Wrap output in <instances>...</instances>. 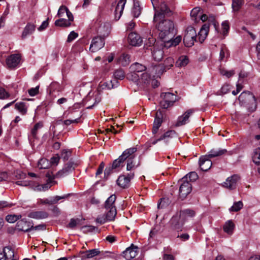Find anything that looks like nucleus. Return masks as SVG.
<instances>
[{"mask_svg":"<svg viewBox=\"0 0 260 260\" xmlns=\"http://www.w3.org/2000/svg\"><path fill=\"white\" fill-rule=\"evenodd\" d=\"M156 29L158 31V37L164 42L173 39L175 32L173 21L168 19L153 20Z\"/></svg>","mask_w":260,"mask_h":260,"instance_id":"nucleus-1","label":"nucleus"},{"mask_svg":"<svg viewBox=\"0 0 260 260\" xmlns=\"http://www.w3.org/2000/svg\"><path fill=\"white\" fill-rule=\"evenodd\" d=\"M154 10L153 20L165 19V17H170L173 15V11L165 2H160L157 6H155L152 2Z\"/></svg>","mask_w":260,"mask_h":260,"instance_id":"nucleus-2","label":"nucleus"},{"mask_svg":"<svg viewBox=\"0 0 260 260\" xmlns=\"http://www.w3.org/2000/svg\"><path fill=\"white\" fill-rule=\"evenodd\" d=\"M195 41H197L196 31L193 27L189 26L186 28L185 32L183 38L184 44L185 46L190 47L193 45Z\"/></svg>","mask_w":260,"mask_h":260,"instance_id":"nucleus-3","label":"nucleus"},{"mask_svg":"<svg viewBox=\"0 0 260 260\" xmlns=\"http://www.w3.org/2000/svg\"><path fill=\"white\" fill-rule=\"evenodd\" d=\"M137 151V148L135 147L126 149L117 159L114 160L111 167L113 169L120 167L128 156L135 153Z\"/></svg>","mask_w":260,"mask_h":260,"instance_id":"nucleus-4","label":"nucleus"},{"mask_svg":"<svg viewBox=\"0 0 260 260\" xmlns=\"http://www.w3.org/2000/svg\"><path fill=\"white\" fill-rule=\"evenodd\" d=\"M180 220V218L178 214L174 215L169 221V231L174 235H176V232L178 233L182 231V226L184 224Z\"/></svg>","mask_w":260,"mask_h":260,"instance_id":"nucleus-5","label":"nucleus"},{"mask_svg":"<svg viewBox=\"0 0 260 260\" xmlns=\"http://www.w3.org/2000/svg\"><path fill=\"white\" fill-rule=\"evenodd\" d=\"M238 99L240 103L249 104L251 103V106L248 107L253 111L256 109V99L253 94L250 91H244L239 96Z\"/></svg>","mask_w":260,"mask_h":260,"instance_id":"nucleus-6","label":"nucleus"},{"mask_svg":"<svg viewBox=\"0 0 260 260\" xmlns=\"http://www.w3.org/2000/svg\"><path fill=\"white\" fill-rule=\"evenodd\" d=\"M174 61L173 58L168 57L164 61L163 64H159L156 66L152 68L153 71L156 72L155 76L156 77L160 76L164 72H166L167 70L170 69L173 67Z\"/></svg>","mask_w":260,"mask_h":260,"instance_id":"nucleus-7","label":"nucleus"},{"mask_svg":"<svg viewBox=\"0 0 260 260\" xmlns=\"http://www.w3.org/2000/svg\"><path fill=\"white\" fill-rule=\"evenodd\" d=\"M162 101L160 102L162 108L167 109L173 105L177 100V96L171 92H163L160 94Z\"/></svg>","mask_w":260,"mask_h":260,"instance_id":"nucleus-8","label":"nucleus"},{"mask_svg":"<svg viewBox=\"0 0 260 260\" xmlns=\"http://www.w3.org/2000/svg\"><path fill=\"white\" fill-rule=\"evenodd\" d=\"M77 166V164L72 161H69L63 167V168L59 170L55 175L56 178H61L69 175L73 171L75 168Z\"/></svg>","mask_w":260,"mask_h":260,"instance_id":"nucleus-9","label":"nucleus"},{"mask_svg":"<svg viewBox=\"0 0 260 260\" xmlns=\"http://www.w3.org/2000/svg\"><path fill=\"white\" fill-rule=\"evenodd\" d=\"M99 254H101V257H108L110 256V252L106 251L101 254L100 251L98 249H93L82 252L81 253L80 257L82 260H84L87 258H93Z\"/></svg>","mask_w":260,"mask_h":260,"instance_id":"nucleus-10","label":"nucleus"},{"mask_svg":"<svg viewBox=\"0 0 260 260\" xmlns=\"http://www.w3.org/2000/svg\"><path fill=\"white\" fill-rule=\"evenodd\" d=\"M181 181L182 182L179 188V198L182 200H183L186 198L187 196L190 193L192 190V186L191 184L188 180L183 181L182 179H181Z\"/></svg>","mask_w":260,"mask_h":260,"instance_id":"nucleus-11","label":"nucleus"},{"mask_svg":"<svg viewBox=\"0 0 260 260\" xmlns=\"http://www.w3.org/2000/svg\"><path fill=\"white\" fill-rule=\"evenodd\" d=\"M240 176L238 174H234L228 177L223 183V186L230 190L236 188L237 182L240 180Z\"/></svg>","mask_w":260,"mask_h":260,"instance_id":"nucleus-12","label":"nucleus"},{"mask_svg":"<svg viewBox=\"0 0 260 260\" xmlns=\"http://www.w3.org/2000/svg\"><path fill=\"white\" fill-rule=\"evenodd\" d=\"M105 45V39L101 36L95 37L93 38L90 45L89 49L92 52H96Z\"/></svg>","mask_w":260,"mask_h":260,"instance_id":"nucleus-13","label":"nucleus"},{"mask_svg":"<svg viewBox=\"0 0 260 260\" xmlns=\"http://www.w3.org/2000/svg\"><path fill=\"white\" fill-rule=\"evenodd\" d=\"M126 160H127L126 170L127 171L134 170L140 165V160L134 153L128 156Z\"/></svg>","mask_w":260,"mask_h":260,"instance_id":"nucleus-14","label":"nucleus"},{"mask_svg":"<svg viewBox=\"0 0 260 260\" xmlns=\"http://www.w3.org/2000/svg\"><path fill=\"white\" fill-rule=\"evenodd\" d=\"M21 56L18 54H13L6 59V64L9 68H15L19 63Z\"/></svg>","mask_w":260,"mask_h":260,"instance_id":"nucleus-15","label":"nucleus"},{"mask_svg":"<svg viewBox=\"0 0 260 260\" xmlns=\"http://www.w3.org/2000/svg\"><path fill=\"white\" fill-rule=\"evenodd\" d=\"M138 247L135 246L134 244L126 249L123 252V257L127 260H131L136 256L138 254Z\"/></svg>","mask_w":260,"mask_h":260,"instance_id":"nucleus-16","label":"nucleus"},{"mask_svg":"<svg viewBox=\"0 0 260 260\" xmlns=\"http://www.w3.org/2000/svg\"><path fill=\"white\" fill-rule=\"evenodd\" d=\"M134 176V173L128 174L127 176L125 175L120 176L117 180V184L122 188H126L128 186L130 180L133 178Z\"/></svg>","mask_w":260,"mask_h":260,"instance_id":"nucleus-17","label":"nucleus"},{"mask_svg":"<svg viewBox=\"0 0 260 260\" xmlns=\"http://www.w3.org/2000/svg\"><path fill=\"white\" fill-rule=\"evenodd\" d=\"M193 112L194 110L193 109L187 110L182 115L178 117L175 125L176 126H180L185 124L188 121L190 116Z\"/></svg>","mask_w":260,"mask_h":260,"instance_id":"nucleus-18","label":"nucleus"},{"mask_svg":"<svg viewBox=\"0 0 260 260\" xmlns=\"http://www.w3.org/2000/svg\"><path fill=\"white\" fill-rule=\"evenodd\" d=\"M163 114L160 111H157L156 112L154 121L152 127V133L155 134L157 133L159 127L162 122Z\"/></svg>","mask_w":260,"mask_h":260,"instance_id":"nucleus-19","label":"nucleus"},{"mask_svg":"<svg viewBox=\"0 0 260 260\" xmlns=\"http://www.w3.org/2000/svg\"><path fill=\"white\" fill-rule=\"evenodd\" d=\"M32 224L31 222L27 221L25 219L19 220L16 224V228L19 231L25 232L30 231Z\"/></svg>","mask_w":260,"mask_h":260,"instance_id":"nucleus-20","label":"nucleus"},{"mask_svg":"<svg viewBox=\"0 0 260 260\" xmlns=\"http://www.w3.org/2000/svg\"><path fill=\"white\" fill-rule=\"evenodd\" d=\"M196 215V212L190 209H186L181 210L178 215L182 222H185L189 218L193 217Z\"/></svg>","mask_w":260,"mask_h":260,"instance_id":"nucleus-21","label":"nucleus"},{"mask_svg":"<svg viewBox=\"0 0 260 260\" xmlns=\"http://www.w3.org/2000/svg\"><path fill=\"white\" fill-rule=\"evenodd\" d=\"M199 165L201 170L203 171H207L212 166V161L208 158V156H202L200 158Z\"/></svg>","mask_w":260,"mask_h":260,"instance_id":"nucleus-22","label":"nucleus"},{"mask_svg":"<svg viewBox=\"0 0 260 260\" xmlns=\"http://www.w3.org/2000/svg\"><path fill=\"white\" fill-rule=\"evenodd\" d=\"M126 2V0H120L117 4L114 11V18L116 20H118L121 17Z\"/></svg>","mask_w":260,"mask_h":260,"instance_id":"nucleus-23","label":"nucleus"},{"mask_svg":"<svg viewBox=\"0 0 260 260\" xmlns=\"http://www.w3.org/2000/svg\"><path fill=\"white\" fill-rule=\"evenodd\" d=\"M128 40L130 44L133 46H140L142 43V39L139 35L134 32L129 34Z\"/></svg>","mask_w":260,"mask_h":260,"instance_id":"nucleus-24","label":"nucleus"},{"mask_svg":"<svg viewBox=\"0 0 260 260\" xmlns=\"http://www.w3.org/2000/svg\"><path fill=\"white\" fill-rule=\"evenodd\" d=\"M209 29V26L207 24H204L201 27L198 36H197V39H198L201 43H202L206 38Z\"/></svg>","mask_w":260,"mask_h":260,"instance_id":"nucleus-25","label":"nucleus"},{"mask_svg":"<svg viewBox=\"0 0 260 260\" xmlns=\"http://www.w3.org/2000/svg\"><path fill=\"white\" fill-rule=\"evenodd\" d=\"M118 81L115 79L105 82H100L99 86V90L111 89L117 86Z\"/></svg>","mask_w":260,"mask_h":260,"instance_id":"nucleus-26","label":"nucleus"},{"mask_svg":"<svg viewBox=\"0 0 260 260\" xmlns=\"http://www.w3.org/2000/svg\"><path fill=\"white\" fill-rule=\"evenodd\" d=\"M57 15L58 17H60V18H64L65 15H66L68 18L70 19V20H74L73 14L67 7L64 6H61L60 7Z\"/></svg>","mask_w":260,"mask_h":260,"instance_id":"nucleus-27","label":"nucleus"},{"mask_svg":"<svg viewBox=\"0 0 260 260\" xmlns=\"http://www.w3.org/2000/svg\"><path fill=\"white\" fill-rule=\"evenodd\" d=\"M28 216L37 219H42L47 218L48 214L44 211H32L29 213Z\"/></svg>","mask_w":260,"mask_h":260,"instance_id":"nucleus-28","label":"nucleus"},{"mask_svg":"<svg viewBox=\"0 0 260 260\" xmlns=\"http://www.w3.org/2000/svg\"><path fill=\"white\" fill-rule=\"evenodd\" d=\"M69 196L70 194H64L62 196H56L54 197H53L50 200H49L48 199L41 200V203L43 204L52 205L56 204L61 199H67L68 197H69Z\"/></svg>","mask_w":260,"mask_h":260,"instance_id":"nucleus-29","label":"nucleus"},{"mask_svg":"<svg viewBox=\"0 0 260 260\" xmlns=\"http://www.w3.org/2000/svg\"><path fill=\"white\" fill-rule=\"evenodd\" d=\"M36 29V26L34 24L28 23L25 27L21 35L23 39H25L27 36L32 34Z\"/></svg>","mask_w":260,"mask_h":260,"instance_id":"nucleus-30","label":"nucleus"},{"mask_svg":"<svg viewBox=\"0 0 260 260\" xmlns=\"http://www.w3.org/2000/svg\"><path fill=\"white\" fill-rule=\"evenodd\" d=\"M151 51L152 57L155 60L159 61L161 60L164 55V51L162 49L154 46Z\"/></svg>","mask_w":260,"mask_h":260,"instance_id":"nucleus-31","label":"nucleus"},{"mask_svg":"<svg viewBox=\"0 0 260 260\" xmlns=\"http://www.w3.org/2000/svg\"><path fill=\"white\" fill-rule=\"evenodd\" d=\"M98 32L100 34V36L105 39L110 32L109 25L108 24H101L99 28Z\"/></svg>","mask_w":260,"mask_h":260,"instance_id":"nucleus-32","label":"nucleus"},{"mask_svg":"<svg viewBox=\"0 0 260 260\" xmlns=\"http://www.w3.org/2000/svg\"><path fill=\"white\" fill-rule=\"evenodd\" d=\"M74 20L66 19L64 18H60L55 21V25L57 26L67 27L71 25Z\"/></svg>","mask_w":260,"mask_h":260,"instance_id":"nucleus-33","label":"nucleus"},{"mask_svg":"<svg viewBox=\"0 0 260 260\" xmlns=\"http://www.w3.org/2000/svg\"><path fill=\"white\" fill-rule=\"evenodd\" d=\"M116 199L115 194H112L110 196L105 203V209H111L112 207L116 208L115 206V202Z\"/></svg>","mask_w":260,"mask_h":260,"instance_id":"nucleus-34","label":"nucleus"},{"mask_svg":"<svg viewBox=\"0 0 260 260\" xmlns=\"http://www.w3.org/2000/svg\"><path fill=\"white\" fill-rule=\"evenodd\" d=\"M181 41V36H178L174 39H171L170 40L165 41L164 42V47L166 48H169L171 46H176Z\"/></svg>","mask_w":260,"mask_h":260,"instance_id":"nucleus-35","label":"nucleus"},{"mask_svg":"<svg viewBox=\"0 0 260 260\" xmlns=\"http://www.w3.org/2000/svg\"><path fill=\"white\" fill-rule=\"evenodd\" d=\"M105 215L109 221H113L114 220L117 214L116 208L112 207L111 209H105Z\"/></svg>","mask_w":260,"mask_h":260,"instance_id":"nucleus-36","label":"nucleus"},{"mask_svg":"<svg viewBox=\"0 0 260 260\" xmlns=\"http://www.w3.org/2000/svg\"><path fill=\"white\" fill-rule=\"evenodd\" d=\"M132 13L134 17L137 18L141 13V8L140 3L138 1H134V5L132 11Z\"/></svg>","mask_w":260,"mask_h":260,"instance_id":"nucleus-37","label":"nucleus"},{"mask_svg":"<svg viewBox=\"0 0 260 260\" xmlns=\"http://www.w3.org/2000/svg\"><path fill=\"white\" fill-rule=\"evenodd\" d=\"M130 69L131 71H134L138 73L145 71L146 67L144 65L136 62L131 66Z\"/></svg>","mask_w":260,"mask_h":260,"instance_id":"nucleus-38","label":"nucleus"},{"mask_svg":"<svg viewBox=\"0 0 260 260\" xmlns=\"http://www.w3.org/2000/svg\"><path fill=\"white\" fill-rule=\"evenodd\" d=\"M188 57L185 55H182L179 57L176 61V66L178 67H184L188 63Z\"/></svg>","mask_w":260,"mask_h":260,"instance_id":"nucleus-39","label":"nucleus"},{"mask_svg":"<svg viewBox=\"0 0 260 260\" xmlns=\"http://www.w3.org/2000/svg\"><path fill=\"white\" fill-rule=\"evenodd\" d=\"M82 220L79 218H71L67 227L71 229H75L78 226L82 225Z\"/></svg>","mask_w":260,"mask_h":260,"instance_id":"nucleus-40","label":"nucleus"},{"mask_svg":"<svg viewBox=\"0 0 260 260\" xmlns=\"http://www.w3.org/2000/svg\"><path fill=\"white\" fill-rule=\"evenodd\" d=\"M15 109H17L22 115H25L26 114L27 107L25 103H17L15 105Z\"/></svg>","mask_w":260,"mask_h":260,"instance_id":"nucleus-41","label":"nucleus"},{"mask_svg":"<svg viewBox=\"0 0 260 260\" xmlns=\"http://www.w3.org/2000/svg\"><path fill=\"white\" fill-rule=\"evenodd\" d=\"M226 152V149H220L218 150H216L214 149H212L209 152L208 155H205L206 156H208V158H212L216 156H220L223 154H224Z\"/></svg>","mask_w":260,"mask_h":260,"instance_id":"nucleus-42","label":"nucleus"},{"mask_svg":"<svg viewBox=\"0 0 260 260\" xmlns=\"http://www.w3.org/2000/svg\"><path fill=\"white\" fill-rule=\"evenodd\" d=\"M235 228V224L232 220H228L223 226L224 231L229 234H232Z\"/></svg>","mask_w":260,"mask_h":260,"instance_id":"nucleus-43","label":"nucleus"},{"mask_svg":"<svg viewBox=\"0 0 260 260\" xmlns=\"http://www.w3.org/2000/svg\"><path fill=\"white\" fill-rule=\"evenodd\" d=\"M119 63L122 66H126L130 62V56L128 54H123L119 58Z\"/></svg>","mask_w":260,"mask_h":260,"instance_id":"nucleus-44","label":"nucleus"},{"mask_svg":"<svg viewBox=\"0 0 260 260\" xmlns=\"http://www.w3.org/2000/svg\"><path fill=\"white\" fill-rule=\"evenodd\" d=\"M230 55L229 50L225 45L222 46L220 51L219 60L223 61L227 58Z\"/></svg>","mask_w":260,"mask_h":260,"instance_id":"nucleus-45","label":"nucleus"},{"mask_svg":"<svg viewBox=\"0 0 260 260\" xmlns=\"http://www.w3.org/2000/svg\"><path fill=\"white\" fill-rule=\"evenodd\" d=\"M50 166L49 161L45 158L40 159L38 164V167L40 169H48Z\"/></svg>","mask_w":260,"mask_h":260,"instance_id":"nucleus-46","label":"nucleus"},{"mask_svg":"<svg viewBox=\"0 0 260 260\" xmlns=\"http://www.w3.org/2000/svg\"><path fill=\"white\" fill-rule=\"evenodd\" d=\"M198 178V175L195 172H191L187 174L182 178V180H188L189 182L195 181Z\"/></svg>","mask_w":260,"mask_h":260,"instance_id":"nucleus-47","label":"nucleus"},{"mask_svg":"<svg viewBox=\"0 0 260 260\" xmlns=\"http://www.w3.org/2000/svg\"><path fill=\"white\" fill-rule=\"evenodd\" d=\"M252 160L256 165L260 164V148H255L252 154Z\"/></svg>","mask_w":260,"mask_h":260,"instance_id":"nucleus-48","label":"nucleus"},{"mask_svg":"<svg viewBox=\"0 0 260 260\" xmlns=\"http://www.w3.org/2000/svg\"><path fill=\"white\" fill-rule=\"evenodd\" d=\"M43 126V124L41 122H38L34 125V128L31 129V135L34 139L37 138L38 130L40 128H41Z\"/></svg>","mask_w":260,"mask_h":260,"instance_id":"nucleus-49","label":"nucleus"},{"mask_svg":"<svg viewBox=\"0 0 260 260\" xmlns=\"http://www.w3.org/2000/svg\"><path fill=\"white\" fill-rule=\"evenodd\" d=\"M127 78L134 82H137L140 80V76L136 72L131 71V73L127 75Z\"/></svg>","mask_w":260,"mask_h":260,"instance_id":"nucleus-50","label":"nucleus"},{"mask_svg":"<svg viewBox=\"0 0 260 260\" xmlns=\"http://www.w3.org/2000/svg\"><path fill=\"white\" fill-rule=\"evenodd\" d=\"M244 3V0H232V8L234 11H238Z\"/></svg>","mask_w":260,"mask_h":260,"instance_id":"nucleus-51","label":"nucleus"},{"mask_svg":"<svg viewBox=\"0 0 260 260\" xmlns=\"http://www.w3.org/2000/svg\"><path fill=\"white\" fill-rule=\"evenodd\" d=\"M21 215H15V214H10L8 215L6 217V220L10 223H14L15 221H17L18 219L21 218Z\"/></svg>","mask_w":260,"mask_h":260,"instance_id":"nucleus-52","label":"nucleus"},{"mask_svg":"<svg viewBox=\"0 0 260 260\" xmlns=\"http://www.w3.org/2000/svg\"><path fill=\"white\" fill-rule=\"evenodd\" d=\"M114 76L116 80L117 79L122 80L125 77V73L122 69H118L115 71Z\"/></svg>","mask_w":260,"mask_h":260,"instance_id":"nucleus-53","label":"nucleus"},{"mask_svg":"<svg viewBox=\"0 0 260 260\" xmlns=\"http://www.w3.org/2000/svg\"><path fill=\"white\" fill-rule=\"evenodd\" d=\"M243 203L241 201L234 203V205L230 209L231 212H237L243 207Z\"/></svg>","mask_w":260,"mask_h":260,"instance_id":"nucleus-54","label":"nucleus"},{"mask_svg":"<svg viewBox=\"0 0 260 260\" xmlns=\"http://www.w3.org/2000/svg\"><path fill=\"white\" fill-rule=\"evenodd\" d=\"M175 135L176 132L174 131H168V132L165 133L163 135L160 136V137L158 139V140H165L168 138H172L174 136H175Z\"/></svg>","mask_w":260,"mask_h":260,"instance_id":"nucleus-55","label":"nucleus"},{"mask_svg":"<svg viewBox=\"0 0 260 260\" xmlns=\"http://www.w3.org/2000/svg\"><path fill=\"white\" fill-rule=\"evenodd\" d=\"M51 186V183L50 182L47 183L43 185H38L36 187L35 190L39 191H46L50 188Z\"/></svg>","mask_w":260,"mask_h":260,"instance_id":"nucleus-56","label":"nucleus"},{"mask_svg":"<svg viewBox=\"0 0 260 260\" xmlns=\"http://www.w3.org/2000/svg\"><path fill=\"white\" fill-rule=\"evenodd\" d=\"M150 79L151 76L147 72L142 74L141 75V78H140V80H141L144 83H148Z\"/></svg>","mask_w":260,"mask_h":260,"instance_id":"nucleus-57","label":"nucleus"},{"mask_svg":"<svg viewBox=\"0 0 260 260\" xmlns=\"http://www.w3.org/2000/svg\"><path fill=\"white\" fill-rule=\"evenodd\" d=\"M220 73L222 76H225L228 78H230L235 74V72L234 70L227 71L224 69H220Z\"/></svg>","mask_w":260,"mask_h":260,"instance_id":"nucleus-58","label":"nucleus"},{"mask_svg":"<svg viewBox=\"0 0 260 260\" xmlns=\"http://www.w3.org/2000/svg\"><path fill=\"white\" fill-rule=\"evenodd\" d=\"M60 159V156L58 154H56L53 157H52L50 159V161H49L50 163V165H54L56 166L58 165L59 161Z\"/></svg>","mask_w":260,"mask_h":260,"instance_id":"nucleus-59","label":"nucleus"},{"mask_svg":"<svg viewBox=\"0 0 260 260\" xmlns=\"http://www.w3.org/2000/svg\"><path fill=\"white\" fill-rule=\"evenodd\" d=\"M169 204V199L166 198H162L160 199V201L158 204V208H163L166 207Z\"/></svg>","mask_w":260,"mask_h":260,"instance_id":"nucleus-60","label":"nucleus"},{"mask_svg":"<svg viewBox=\"0 0 260 260\" xmlns=\"http://www.w3.org/2000/svg\"><path fill=\"white\" fill-rule=\"evenodd\" d=\"M109 221L107 218V217L105 216V214L102 215H99L96 219V222L102 224L106 222Z\"/></svg>","mask_w":260,"mask_h":260,"instance_id":"nucleus-61","label":"nucleus"},{"mask_svg":"<svg viewBox=\"0 0 260 260\" xmlns=\"http://www.w3.org/2000/svg\"><path fill=\"white\" fill-rule=\"evenodd\" d=\"M71 152L70 151H67L66 150H64L62 151L61 154V157L64 160H67L70 156H71Z\"/></svg>","mask_w":260,"mask_h":260,"instance_id":"nucleus-62","label":"nucleus"},{"mask_svg":"<svg viewBox=\"0 0 260 260\" xmlns=\"http://www.w3.org/2000/svg\"><path fill=\"white\" fill-rule=\"evenodd\" d=\"M200 12V8L196 7V8H193L190 12L191 17H193L195 19H197V17L198 14Z\"/></svg>","mask_w":260,"mask_h":260,"instance_id":"nucleus-63","label":"nucleus"},{"mask_svg":"<svg viewBox=\"0 0 260 260\" xmlns=\"http://www.w3.org/2000/svg\"><path fill=\"white\" fill-rule=\"evenodd\" d=\"M39 86H38L35 88H31L28 90V92L30 96H35L39 92Z\"/></svg>","mask_w":260,"mask_h":260,"instance_id":"nucleus-64","label":"nucleus"}]
</instances>
